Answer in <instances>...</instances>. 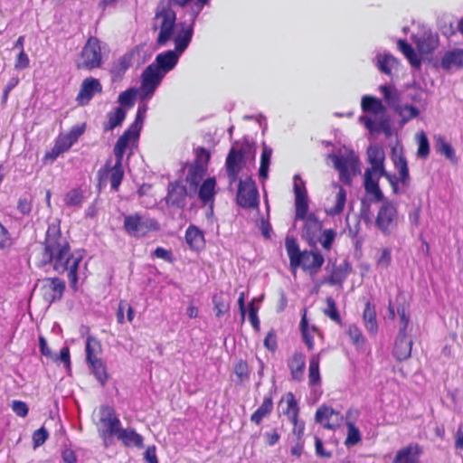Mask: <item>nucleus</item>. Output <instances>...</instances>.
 <instances>
[{
    "instance_id": "obj_16",
    "label": "nucleus",
    "mask_w": 463,
    "mask_h": 463,
    "mask_svg": "<svg viewBox=\"0 0 463 463\" xmlns=\"http://www.w3.org/2000/svg\"><path fill=\"white\" fill-rule=\"evenodd\" d=\"M341 414L327 406L320 407L316 413V421L327 429H335L342 422Z\"/></svg>"
},
{
    "instance_id": "obj_42",
    "label": "nucleus",
    "mask_w": 463,
    "mask_h": 463,
    "mask_svg": "<svg viewBox=\"0 0 463 463\" xmlns=\"http://www.w3.org/2000/svg\"><path fill=\"white\" fill-rule=\"evenodd\" d=\"M347 432H346V439H345V445L347 447H352L356 444H358L361 441V433L358 428H356L353 423L347 422L346 423Z\"/></svg>"
},
{
    "instance_id": "obj_2",
    "label": "nucleus",
    "mask_w": 463,
    "mask_h": 463,
    "mask_svg": "<svg viewBox=\"0 0 463 463\" xmlns=\"http://www.w3.org/2000/svg\"><path fill=\"white\" fill-rule=\"evenodd\" d=\"M44 262L50 263L53 269L60 273H68L70 283L74 287L77 283V269L83 255L80 251H72L66 239L55 230L47 232L44 246Z\"/></svg>"
},
{
    "instance_id": "obj_61",
    "label": "nucleus",
    "mask_w": 463,
    "mask_h": 463,
    "mask_svg": "<svg viewBox=\"0 0 463 463\" xmlns=\"http://www.w3.org/2000/svg\"><path fill=\"white\" fill-rule=\"evenodd\" d=\"M294 192L296 198L307 196L304 183L298 176H295L294 178Z\"/></svg>"
},
{
    "instance_id": "obj_46",
    "label": "nucleus",
    "mask_w": 463,
    "mask_h": 463,
    "mask_svg": "<svg viewBox=\"0 0 463 463\" xmlns=\"http://www.w3.org/2000/svg\"><path fill=\"white\" fill-rule=\"evenodd\" d=\"M82 201V192L80 190H71L66 194L64 202L68 206H79Z\"/></svg>"
},
{
    "instance_id": "obj_19",
    "label": "nucleus",
    "mask_w": 463,
    "mask_h": 463,
    "mask_svg": "<svg viewBox=\"0 0 463 463\" xmlns=\"http://www.w3.org/2000/svg\"><path fill=\"white\" fill-rule=\"evenodd\" d=\"M440 66L444 70L463 69V49L446 52L440 59Z\"/></svg>"
},
{
    "instance_id": "obj_58",
    "label": "nucleus",
    "mask_w": 463,
    "mask_h": 463,
    "mask_svg": "<svg viewBox=\"0 0 463 463\" xmlns=\"http://www.w3.org/2000/svg\"><path fill=\"white\" fill-rule=\"evenodd\" d=\"M136 94H137V91L135 90H128L123 92L119 96L120 104L125 107L132 106Z\"/></svg>"
},
{
    "instance_id": "obj_26",
    "label": "nucleus",
    "mask_w": 463,
    "mask_h": 463,
    "mask_svg": "<svg viewBox=\"0 0 463 463\" xmlns=\"http://www.w3.org/2000/svg\"><path fill=\"white\" fill-rule=\"evenodd\" d=\"M242 153L241 150L232 147L226 160L227 170L230 175L235 178L242 163Z\"/></svg>"
},
{
    "instance_id": "obj_41",
    "label": "nucleus",
    "mask_w": 463,
    "mask_h": 463,
    "mask_svg": "<svg viewBox=\"0 0 463 463\" xmlns=\"http://www.w3.org/2000/svg\"><path fill=\"white\" fill-rule=\"evenodd\" d=\"M290 369L294 378L298 379L305 368V357L301 354H296L290 361Z\"/></svg>"
},
{
    "instance_id": "obj_30",
    "label": "nucleus",
    "mask_w": 463,
    "mask_h": 463,
    "mask_svg": "<svg viewBox=\"0 0 463 463\" xmlns=\"http://www.w3.org/2000/svg\"><path fill=\"white\" fill-rule=\"evenodd\" d=\"M364 322L369 333L374 335L377 332L376 312L369 303L366 304L364 311Z\"/></svg>"
},
{
    "instance_id": "obj_48",
    "label": "nucleus",
    "mask_w": 463,
    "mask_h": 463,
    "mask_svg": "<svg viewBox=\"0 0 463 463\" xmlns=\"http://www.w3.org/2000/svg\"><path fill=\"white\" fill-rule=\"evenodd\" d=\"M206 1H207V0H171V2H170V3H168V4H166V5H160V6L158 7L157 12H158L162 7L167 6V7H169V8H170L174 13H175V11L171 8V3H174V4L178 5H180V6H184V5H185L186 4L191 3V4H193V5H195V7H196L195 12H196V13H199V12H200V10H201V8H202V6H203V5L204 3H206Z\"/></svg>"
},
{
    "instance_id": "obj_43",
    "label": "nucleus",
    "mask_w": 463,
    "mask_h": 463,
    "mask_svg": "<svg viewBox=\"0 0 463 463\" xmlns=\"http://www.w3.org/2000/svg\"><path fill=\"white\" fill-rule=\"evenodd\" d=\"M398 47L413 66H420V59L410 45H408L404 41L400 40L398 42Z\"/></svg>"
},
{
    "instance_id": "obj_56",
    "label": "nucleus",
    "mask_w": 463,
    "mask_h": 463,
    "mask_svg": "<svg viewBox=\"0 0 463 463\" xmlns=\"http://www.w3.org/2000/svg\"><path fill=\"white\" fill-rule=\"evenodd\" d=\"M348 335H350L353 343L357 345V346H361L364 342V336L361 333V331L359 330V328H357L356 326H350L349 329H348Z\"/></svg>"
},
{
    "instance_id": "obj_55",
    "label": "nucleus",
    "mask_w": 463,
    "mask_h": 463,
    "mask_svg": "<svg viewBox=\"0 0 463 463\" xmlns=\"http://www.w3.org/2000/svg\"><path fill=\"white\" fill-rule=\"evenodd\" d=\"M55 362H61L64 364L66 368H70L71 361H70V351L68 347L61 348L60 352V355H52L50 357Z\"/></svg>"
},
{
    "instance_id": "obj_17",
    "label": "nucleus",
    "mask_w": 463,
    "mask_h": 463,
    "mask_svg": "<svg viewBox=\"0 0 463 463\" xmlns=\"http://www.w3.org/2000/svg\"><path fill=\"white\" fill-rule=\"evenodd\" d=\"M392 160L399 172L400 181L406 185L409 179V170L401 145L397 144L392 148Z\"/></svg>"
},
{
    "instance_id": "obj_23",
    "label": "nucleus",
    "mask_w": 463,
    "mask_h": 463,
    "mask_svg": "<svg viewBox=\"0 0 463 463\" xmlns=\"http://www.w3.org/2000/svg\"><path fill=\"white\" fill-rule=\"evenodd\" d=\"M305 220L304 235L312 243L317 242V239L320 237L321 223L313 215L308 214Z\"/></svg>"
},
{
    "instance_id": "obj_7",
    "label": "nucleus",
    "mask_w": 463,
    "mask_h": 463,
    "mask_svg": "<svg viewBox=\"0 0 463 463\" xmlns=\"http://www.w3.org/2000/svg\"><path fill=\"white\" fill-rule=\"evenodd\" d=\"M106 55L104 44L97 38H90L79 53L75 63L78 69L93 70L99 68Z\"/></svg>"
},
{
    "instance_id": "obj_25",
    "label": "nucleus",
    "mask_w": 463,
    "mask_h": 463,
    "mask_svg": "<svg viewBox=\"0 0 463 463\" xmlns=\"http://www.w3.org/2000/svg\"><path fill=\"white\" fill-rule=\"evenodd\" d=\"M85 130V125L80 124L74 126L69 133L61 134L58 137L57 141L66 146V151L78 140V138L83 134Z\"/></svg>"
},
{
    "instance_id": "obj_38",
    "label": "nucleus",
    "mask_w": 463,
    "mask_h": 463,
    "mask_svg": "<svg viewBox=\"0 0 463 463\" xmlns=\"http://www.w3.org/2000/svg\"><path fill=\"white\" fill-rule=\"evenodd\" d=\"M415 139L418 143L417 156L422 159L427 158L430 154V144L426 134L423 131L418 132Z\"/></svg>"
},
{
    "instance_id": "obj_29",
    "label": "nucleus",
    "mask_w": 463,
    "mask_h": 463,
    "mask_svg": "<svg viewBox=\"0 0 463 463\" xmlns=\"http://www.w3.org/2000/svg\"><path fill=\"white\" fill-rule=\"evenodd\" d=\"M435 148L437 152L443 155L450 162H457L455 150L452 146L442 137H436Z\"/></svg>"
},
{
    "instance_id": "obj_44",
    "label": "nucleus",
    "mask_w": 463,
    "mask_h": 463,
    "mask_svg": "<svg viewBox=\"0 0 463 463\" xmlns=\"http://www.w3.org/2000/svg\"><path fill=\"white\" fill-rule=\"evenodd\" d=\"M271 154H272V150L265 146L263 147V151H262V155H261V162H260V176L261 178H267V176H268V171H269V166L270 164Z\"/></svg>"
},
{
    "instance_id": "obj_1",
    "label": "nucleus",
    "mask_w": 463,
    "mask_h": 463,
    "mask_svg": "<svg viewBox=\"0 0 463 463\" xmlns=\"http://www.w3.org/2000/svg\"><path fill=\"white\" fill-rule=\"evenodd\" d=\"M154 28L158 30L157 43L161 45L174 41L175 51H168L156 57V64L150 65L143 74L141 96L148 99L161 81L165 73L176 64L180 54L187 48L193 35L191 26L175 24V13L169 7H162L154 19Z\"/></svg>"
},
{
    "instance_id": "obj_28",
    "label": "nucleus",
    "mask_w": 463,
    "mask_h": 463,
    "mask_svg": "<svg viewBox=\"0 0 463 463\" xmlns=\"http://www.w3.org/2000/svg\"><path fill=\"white\" fill-rule=\"evenodd\" d=\"M89 368L97 381L104 385L109 379V373L105 363L101 359L88 362Z\"/></svg>"
},
{
    "instance_id": "obj_18",
    "label": "nucleus",
    "mask_w": 463,
    "mask_h": 463,
    "mask_svg": "<svg viewBox=\"0 0 463 463\" xmlns=\"http://www.w3.org/2000/svg\"><path fill=\"white\" fill-rule=\"evenodd\" d=\"M415 43L419 53L420 55H426L438 47L439 39L436 33L423 32L420 35L415 37Z\"/></svg>"
},
{
    "instance_id": "obj_20",
    "label": "nucleus",
    "mask_w": 463,
    "mask_h": 463,
    "mask_svg": "<svg viewBox=\"0 0 463 463\" xmlns=\"http://www.w3.org/2000/svg\"><path fill=\"white\" fill-rule=\"evenodd\" d=\"M332 196V205L326 207V213L331 215L339 214L344 210L346 193L342 186L334 184Z\"/></svg>"
},
{
    "instance_id": "obj_3",
    "label": "nucleus",
    "mask_w": 463,
    "mask_h": 463,
    "mask_svg": "<svg viewBox=\"0 0 463 463\" xmlns=\"http://www.w3.org/2000/svg\"><path fill=\"white\" fill-rule=\"evenodd\" d=\"M146 106L143 105L138 109L137 118L130 128L124 133L122 137L118 140L114 147V161L111 159L108 161L104 172L101 174V180H109L111 187L117 190L120 184L123 177V169L121 165L123 156L128 150L136 146L139 132L143 126V121L146 112Z\"/></svg>"
},
{
    "instance_id": "obj_51",
    "label": "nucleus",
    "mask_w": 463,
    "mask_h": 463,
    "mask_svg": "<svg viewBox=\"0 0 463 463\" xmlns=\"http://www.w3.org/2000/svg\"><path fill=\"white\" fill-rule=\"evenodd\" d=\"M184 194V191L183 188H175L172 192L169 193L167 196V203L171 204L181 205L183 197Z\"/></svg>"
},
{
    "instance_id": "obj_24",
    "label": "nucleus",
    "mask_w": 463,
    "mask_h": 463,
    "mask_svg": "<svg viewBox=\"0 0 463 463\" xmlns=\"http://www.w3.org/2000/svg\"><path fill=\"white\" fill-rule=\"evenodd\" d=\"M279 409L288 417L289 420L296 424L298 408L292 393H288L281 399Z\"/></svg>"
},
{
    "instance_id": "obj_59",
    "label": "nucleus",
    "mask_w": 463,
    "mask_h": 463,
    "mask_svg": "<svg viewBox=\"0 0 463 463\" xmlns=\"http://www.w3.org/2000/svg\"><path fill=\"white\" fill-rule=\"evenodd\" d=\"M29 62L30 61L28 55L24 52V50H21L16 58L14 68L16 70L26 69L29 66Z\"/></svg>"
},
{
    "instance_id": "obj_62",
    "label": "nucleus",
    "mask_w": 463,
    "mask_h": 463,
    "mask_svg": "<svg viewBox=\"0 0 463 463\" xmlns=\"http://www.w3.org/2000/svg\"><path fill=\"white\" fill-rule=\"evenodd\" d=\"M12 244L11 237L6 229L0 223V248H6Z\"/></svg>"
},
{
    "instance_id": "obj_22",
    "label": "nucleus",
    "mask_w": 463,
    "mask_h": 463,
    "mask_svg": "<svg viewBox=\"0 0 463 463\" xmlns=\"http://www.w3.org/2000/svg\"><path fill=\"white\" fill-rule=\"evenodd\" d=\"M419 448L410 445L399 449L393 458V463H420Z\"/></svg>"
},
{
    "instance_id": "obj_36",
    "label": "nucleus",
    "mask_w": 463,
    "mask_h": 463,
    "mask_svg": "<svg viewBox=\"0 0 463 463\" xmlns=\"http://www.w3.org/2000/svg\"><path fill=\"white\" fill-rule=\"evenodd\" d=\"M272 401L270 398L264 399L260 407L251 415V421L260 424L263 418L267 417L272 411Z\"/></svg>"
},
{
    "instance_id": "obj_39",
    "label": "nucleus",
    "mask_w": 463,
    "mask_h": 463,
    "mask_svg": "<svg viewBox=\"0 0 463 463\" xmlns=\"http://www.w3.org/2000/svg\"><path fill=\"white\" fill-rule=\"evenodd\" d=\"M319 354L312 355L309 362V383L312 385L318 384L320 383L319 375Z\"/></svg>"
},
{
    "instance_id": "obj_12",
    "label": "nucleus",
    "mask_w": 463,
    "mask_h": 463,
    "mask_svg": "<svg viewBox=\"0 0 463 463\" xmlns=\"http://www.w3.org/2000/svg\"><path fill=\"white\" fill-rule=\"evenodd\" d=\"M398 212L395 203L384 201L379 208L376 225L383 232H390L397 224Z\"/></svg>"
},
{
    "instance_id": "obj_13",
    "label": "nucleus",
    "mask_w": 463,
    "mask_h": 463,
    "mask_svg": "<svg viewBox=\"0 0 463 463\" xmlns=\"http://www.w3.org/2000/svg\"><path fill=\"white\" fill-rule=\"evenodd\" d=\"M37 288L46 302L52 303L60 298L64 290V283L59 279H44L38 282Z\"/></svg>"
},
{
    "instance_id": "obj_6",
    "label": "nucleus",
    "mask_w": 463,
    "mask_h": 463,
    "mask_svg": "<svg viewBox=\"0 0 463 463\" xmlns=\"http://www.w3.org/2000/svg\"><path fill=\"white\" fill-rule=\"evenodd\" d=\"M368 159L371 163V169L367 170L364 175V187L370 195L374 199L380 200L383 194L378 186V181L381 176L389 177L383 168L385 158L384 151L381 146H371L367 151Z\"/></svg>"
},
{
    "instance_id": "obj_15",
    "label": "nucleus",
    "mask_w": 463,
    "mask_h": 463,
    "mask_svg": "<svg viewBox=\"0 0 463 463\" xmlns=\"http://www.w3.org/2000/svg\"><path fill=\"white\" fill-rule=\"evenodd\" d=\"M210 158L209 153L205 149H199L197 151V164L191 166L187 175V181L197 186L200 181L203 179L205 173V165Z\"/></svg>"
},
{
    "instance_id": "obj_37",
    "label": "nucleus",
    "mask_w": 463,
    "mask_h": 463,
    "mask_svg": "<svg viewBox=\"0 0 463 463\" xmlns=\"http://www.w3.org/2000/svg\"><path fill=\"white\" fill-rule=\"evenodd\" d=\"M301 330L303 339L308 349H312L314 347V339L316 336H318L317 330L315 327H309L307 324L306 316L304 315L301 320Z\"/></svg>"
},
{
    "instance_id": "obj_11",
    "label": "nucleus",
    "mask_w": 463,
    "mask_h": 463,
    "mask_svg": "<svg viewBox=\"0 0 463 463\" xmlns=\"http://www.w3.org/2000/svg\"><path fill=\"white\" fill-rule=\"evenodd\" d=\"M124 227L128 234L142 237L150 231L156 230L157 225L151 219L135 214L125 217Z\"/></svg>"
},
{
    "instance_id": "obj_54",
    "label": "nucleus",
    "mask_w": 463,
    "mask_h": 463,
    "mask_svg": "<svg viewBox=\"0 0 463 463\" xmlns=\"http://www.w3.org/2000/svg\"><path fill=\"white\" fill-rule=\"evenodd\" d=\"M334 232H332L331 230H326L323 232H320V237L317 239V241H319L324 248L329 249L334 240Z\"/></svg>"
},
{
    "instance_id": "obj_64",
    "label": "nucleus",
    "mask_w": 463,
    "mask_h": 463,
    "mask_svg": "<svg viewBox=\"0 0 463 463\" xmlns=\"http://www.w3.org/2000/svg\"><path fill=\"white\" fill-rule=\"evenodd\" d=\"M145 458L148 463H158L156 455V448L154 446L147 448Z\"/></svg>"
},
{
    "instance_id": "obj_45",
    "label": "nucleus",
    "mask_w": 463,
    "mask_h": 463,
    "mask_svg": "<svg viewBox=\"0 0 463 463\" xmlns=\"http://www.w3.org/2000/svg\"><path fill=\"white\" fill-rule=\"evenodd\" d=\"M380 90L383 95L385 101L389 105H394L398 99V92L392 86L383 85L380 87Z\"/></svg>"
},
{
    "instance_id": "obj_21",
    "label": "nucleus",
    "mask_w": 463,
    "mask_h": 463,
    "mask_svg": "<svg viewBox=\"0 0 463 463\" xmlns=\"http://www.w3.org/2000/svg\"><path fill=\"white\" fill-rule=\"evenodd\" d=\"M100 90L101 86L98 80L93 78L86 79L81 85V89L77 99L80 104H86L95 93H98Z\"/></svg>"
},
{
    "instance_id": "obj_10",
    "label": "nucleus",
    "mask_w": 463,
    "mask_h": 463,
    "mask_svg": "<svg viewBox=\"0 0 463 463\" xmlns=\"http://www.w3.org/2000/svg\"><path fill=\"white\" fill-rule=\"evenodd\" d=\"M99 431L106 444L111 442L113 437H117L121 430L120 421L115 416L112 409L103 407L99 411Z\"/></svg>"
},
{
    "instance_id": "obj_9",
    "label": "nucleus",
    "mask_w": 463,
    "mask_h": 463,
    "mask_svg": "<svg viewBox=\"0 0 463 463\" xmlns=\"http://www.w3.org/2000/svg\"><path fill=\"white\" fill-rule=\"evenodd\" d=\"M328 158L332 160L334 166L338 170L342 182L349 184L352 178L360 173L359 162L355 155L345 149L338 154H331Z\"/></svg>"
},
{
    "instance_id": "obj_34",
    "label": "nucleus",
    "mask_w": 463,
    "mask_h": 463,
    "mask_svg": "<svg viewBox=\"0 0 463 463\" xmlns=\"http://www.w3.org/2000/svg\"><path fill=\"white\" fill-rule=\"evenodd\" d=\"M362 107L365 112H371L374 115H381L384 111V107L382 102L373 97H364Z\"/></svg>"
},
{
    "instance_id": "obj_33",
    "label": "nucleus",
    "mask_w": 463,
    "mask_h": 463,
    "mask_svg": "<svg viewBox=\"0 0 463 463\" xmlns=\"http://www.w3.org/2000/svg\"><path fill=\"white\" fill-rule=\"evenodd\" d=\"M86 361L90 362L93 360L100 359L99 355L101 353V345L98 340L93 337H88L86 341Z\"/></svg>"
},
{
    "instance_id": "obj_60",
    "label": "nucleus",
    "mask_w": 463,
    "mask_h": 463,
    "mask_svg": "<svg viewBox=\"0 0 463 463\" xmlns=\"http://www.w3.org/2000/svg\"><path fill=\"white\" fill-rule=\"evenodd\" d=\"M214 310L215 316L220 317L229 310V304L224 300L214 298Z\"/></svg>"
},
{
    "instance_id": "obj_57",
    "label": "nucleus",
    "mask_w": 463,
    "mask_h": 463,
    "mask_svg": "<svg viewBox=\"0 0 463 463\" xmlns=\"http://www.w3.org/2000/svg\"><path fill=\"white\" fill-rule=\"evenodd\" d=\"M11 407L14 412L20 417H25L29 411L26 403L21 401H13Z\"/></svg>"
},
{
    "instance_id": "obj_27",
    "label": "nucleus",
    "mask_w": 463,
    "mask_h": 463,
    "mask_svg": "<svg viewBox=\"0 0 463 463\" xmlns=\"http://www.w3.org/2000/svg\"><path fill=\"white\" fill-rule=\"evenodd\" d=\"M185 239L186 242L193 250H200L204 247L203 232L194 226H191L187 229Z\"/></svg>"
},
{
    "instance_id": "obj_53",
    "label": "nucleus",
    "mask_w": 463,
    "mask_h": 463,
    "mask_svg": "<svg viewBox=\"0 0 463 463\" xmlns=\"http://www.w3.org/2000/svg\"><path fill=\"white\" fill-rule=\"evenodd\" d=\"M65 151H66V146L60 144L58 141H56L53 148L45 155L44 160L45 161L49 160V161L52 162L59 156V155H61V153H63Z\"/></svg>"
},
{
    "instance_id": "obj_49",
    "label": "nucleus",
    "mask_w": 463,
    "mask_h": 463,
    "mask_svg": "<svg viewBox=\"0 0 463 463\" xmlns=\"http://www.w3.org/2000/svg\"><path fill=\"white\" fill-rule=\"evenodd\" d=\"M399 114L402 118V121L406 122L411 118H416L419 110L415 107L405 105L400 109Z\"/></svg>"
},
{
    "instance_id": "obj_47",
    "label": "nucleus",
    "mask_w": 463,
    "mask_h": 463,
    "mask_svg": "<svg viewBox=\"0 0 463 463\" xmlns=\"http://www.w3.org/2000/svg\"><path fill=\"white\" fill-rule=\"evenodd\" d=\"M307 196L296 198V216L297 219H306L307 216Z\"/></svg>"
},
{
    "instance_id": "obj_63",
    "label": "nucleus",
    "mask_w": 463,
    "mask_h": 463,
    "mask_svg": "<svg viewBox=\"0 0 463 463\" xmlns=\"http://www.w3.org/2000/svg\"><path fill=\"white\" fill-rule=\"evenodd\" d=\"M257 312H258V307H255L253 302H251L249 307V317L251 322V325L255 328H258V326H259V319L257 317Z\"/></svg>"
},
{
    "instance_id": "obj_40",
    "label": "nucleus",
    "mask_w": 463,
    "mask_h": 463,
    "mask_svg": "<svg viewBox=\"0 0 463 463\" xmlns=\"http://www.w3.org/2000/svg\"><path fill=\"white\" fill-rule=\"evenodd\" d=\"M126 117V111L122 108L116 109L109 114V119L105 126V129L111 130L119 126Z\"/></svg>"
},
{
    "instance_id": "obj_8",
    "label": "nucleus",
    "mask_w": 463,
    "mask_h": 463,
    "mask_svg": "<svg viewBox=\"0 0 463 463\" xmlns=\"http://www.w3.org/2000/svg\"><path fill=\"white\" fill-rule=\"evenodd\" d=\"M286 246L293 272L298 267H302L304 269L317 270L324 262L323 257L318 253L299 252L293 240H287Z\"/></svg>"
},
{
    "instance_id": "obj_52",
    "label": "nucleus",
    "mask_w": 463,
    "mask_h": 463,
    "mask_svg": "<svg viewBox=\"0 0 463 463\" xmlns=\"http://www.w3.org/2000/svg\"><path fill=\"white\" fill-rule=\"evenodd\" d=\"M49 433L44 427L40 428L33 434V447L37 448L44 443L47 439Z\"/></svg>"
},
{
    "instance_id": "obj_14",
    "label": "nucleus",
    "mask_w": 463,
    "mask_h": 463,
    "mask_svg": "<svg viewBox=\"0 0 463 463\" xmlns=\"http://www.w3.org/2000/svg\"><path fill=\"white\" fill-rule=\"evenodd\" d=\"M238 203L242 207H252L258 203V192L250 178L241 180L237 194Z\"/></svg>"
},
{
    "instance_id": "obj_4",
    "label": "nucleus",
    "mask_w": 463,
    "mask_h": 463,
    "mask_svg": "<svg viewBox=\"0 0 463 463\" xmlns=\"http://www.w3.org/2000/svg\"><path fill=\"white\" fill-rule=\"evenodd\" d=\"M146 106L143 105L138 109L137 118L130 128L124 133L122 137L118 140L114 147V161L111 159L108 161L104 172L101 174V180H109L111 187L117 190L120 184L123 177V169L121 165L123 156L128 150L136 146L139 132L143 126V121L146 112Z\"/></svg>"
},
{
    "instance_id": "obj_5",
    "label": "nucleus",
    "mask_w": 463,
    "mask_h": 463,
    "mask_svg": "<svg viewBox=\"0 0 463 463\" xmlns=\"http://www.w3.org/2000/svg\"><path fill=\"white\" fill-rule=\"evenodd\" d=\"M389 316L392 319L397 314L400 319V330L395 341L393 354L398 360H405L411 356L412 341L407 334L409 315L407 312L408 304L406 296L399 293L393 300L389 303Z\"/></svg>"
},
{
    "instance_id": "obj_32",
    "label": "nucleus",
    "mask_w": 463,
    "mask_h": 463,
    "mask_svg": "<svg viewBox=\"0 0 463 463\" xmlns=\"http://www.w3.org/2000/svg\"><path fill=\"white\" fill-rule=\"evenodd\" d=\"M215 179H206L200 187L199 197L204 203H208L213 200L215 191Z\"/></svg>"
},
{
    "instance_id": "obj_50",
    "label": "nucleus",
    "mask_w": 463,
    "mask_h": 463,
    "mask_svg": "<svg viewBox=\"0 0 463 463\" xmlns=\"http://www.w3.org/2000/svg\"><path fill=\"white\" fill-rule=\"evenodd\" d=\"M391 250L388 249H383L380 252L376 265L380 269H387L391 263Z\"/></svg>"
},
{
    "instance_id": "obj_35",
    "label": "nucleus",
    "mask_w": 463,
    "mask_h": 463,
    "mask_svg": "<svg viewBox=\"0 0 463 463\" xmlns=\"http://www.w3.org/2000/svg\"><path fill=\"white\" fill-rule=\"evenodd\" d=\"M377 66L382 72L391 74L392 70L396 68L397 61L389 54H379L377 56Z\"/></svg>"
},
{
    "instance_id": "obj_31",
    "label": "nucleus",
    "mask_w": 463,
    "mask_h": 463,
    "mask_svg": "<svg viewBox=\"0 0 463 463\" xmlns=\"http://www.w3.org/2000/svg\"><path fill=\"white\" fill-rule=\"evenodd\" d=\"M118 439L121 440L127 446L133 445L137 447H140L143 441L142 437L134 430L123 429L119 431Z\"/></svg>"
}]
</instances>
